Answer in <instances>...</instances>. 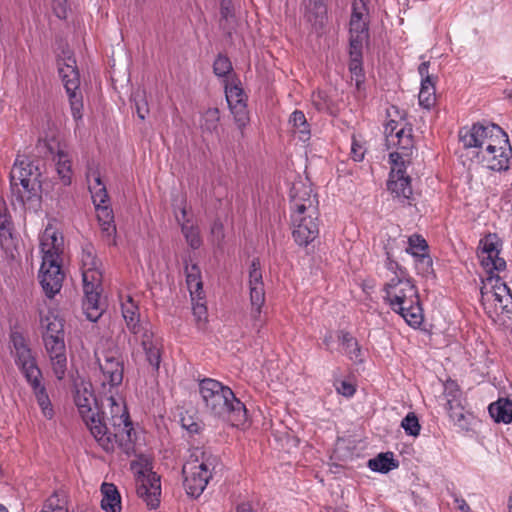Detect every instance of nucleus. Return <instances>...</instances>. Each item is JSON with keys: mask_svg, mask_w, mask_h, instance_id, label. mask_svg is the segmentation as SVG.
<instances>
[{"mask_svg": "<svg viewBox=\"0 0 512 512\" xmlns=\"http://www.w3.org/2000/svg\"><path fill=\"white\" fill-rule=\"evenodd\" d=\"M188 430L191 433H197L199 430V425L197 423H192L190 426H188Z\"/></svg>", "mask_w": 512, "mask_h": 512, "instance_id": "obj_60", "label": "nucleus"}, {"mask_svg": "<svg viewBox=\"0 0 512 512\" xmlns=\"http://www.w3.org/2000/svg\"><path fill=\"white\" fill-rule=\"evenodd\" d=\"M101 493V508L105 512H121V497L114 484L104 482L101 485Z\"/></svg>", "mask_w": 512, "mask_h": 512, "instance_id": "obj_28", "label": "nucleus"}, {"mask_svg": "<svg viewBox=\"0 0 512 512\" xmlns=\"http://www.w3.org/2000/svg\"><path fill=\"white\" fill-rule=\"evenodd\" d=\"M236 512H253L249 503H241L237 506Z\"/></svg>", "mask_w": 512, "mask_h": 512, "instance_id": "obj_59", "label": "nucleus"}, {"mask_svg": "<svg viewBox=\"0 0 512 512\" xmlns=\"http://www.w3.org/2000/svg\"><path fill=\"white\" fill-rule=\"evenodd\" d=\"M364 149L363 147L356 142L354 139L351 145V155L354 161H361L364 158Z\"/></svg>", "mask_w": 512, "mask_h": 512, "instance_id": "obj_55", "label": "nucleus"}, {"mask_svg": "<svg viewBox=\"0 0 512 512\" xmlns=\"http://www.w3.org/2000/svg\"><path fill=\"white\" fill-rule=\"evenodd\" d=\"M40 172L28 158L18 156L10 172V183L13 191L17 189V198L24 203L30 200L40 187Z\"/></svg>", "mask_w": 512, "mask_h": 512, "instance_id": "obj_11", "label": "nucleus"}, {"mask_svg": "<svg viewBox=\"0 0 512 512\" xmlns=\"http://www.w3.org/2000/svg\"><path fill=\"white\" fill-rule=\"evenodd\" d=\"M100 370L103 374V386L117 387L123 381L124 365L121 356L115 351H106L98 357Z\"/></svg>", "mask_w": 512, "mask_h": 512, "instance_id": "obj_18", "label": "nucleus"}, {"mask_svg": "<svg viewBox=\"0 0 512 512\" xmlns=\"http://www.w3.org/2000/svg\"><path fill=\"white\" fill-rule=\"evenodd\" d=\"M446 409L449 413L451 420L458 426L464 427L466 424V415L463 407L459 403L453 404V400L448 399Z\"/></svg>", "mask_w": 512, "mask_h": 512, "instance_id": "obj_44", "label": "nucleus"}, {"mask_svg": "<svg viewBox=\"0 0 512 512\" xmlns=\"http://www.w3.org/2000/svg\"><path fill=\"white\" fill-rule=\"evenodd\" d=\"M385 268L393 274L392 278H410L407 270L402 267L397 261L393 260L390 253L387 252V258L385 261Z\"/></svg>", "mask_w": 512, "mask_h": 512, "instance_id": "obj_48", "label": "nucleus"}, {"mask_svg": "<svg viewBox=\"0 0 512 512\" xmlns=\"http://www.w3.org/2000/svg\"><path fill=\"white\" fill-rule=\"evenodd\" d=\"M336 391L339 394H341L347 398H350L355 394L356 389L351 383H349L347 381H341L339 383V385L336 386Z\"/></svg>", "mask_w": 512, "mask_h": 512, "instance_id": "obj_53", "label": "nucleus"}, {"mask_svg": "<svg viewBox=\"0 0 512 512\" xmlns=\"http://www.w3.org/2000/svg\"><path fill=\"white\" fill-rule=\"evenodd\" d=\"M406 252L414 258L428 253V244L426 240L419 234H413L408 238V247Z\"/></svg>", "mask_w": 512, "mask_h": 512, "instance_id": "obj_41", "label": "nucleus"}, {"mask_svg": "<svg viewBox=\"0 0 512 512\" xmlns=\"http://www.w3.org/2000/svg\"><path fill=\"white\" fill-rule=\"evenodd\" d=\"M95 210L102 237L109 246L116 245V225L110 204L95 206Z\"/></svg>", "mask_w": 512, "mask_h": 512, "instance_id": "obj_25", "label": "nucleus"}, {"mask_svg": "<svg viewBox=\"0 0 512 512\" xmlns=\"http://www.w3.org/2000/svg\"><path fill=\"white\" fill-rule=\"evenodd\" d=\"M508 509H509V512H512V496L509 499Z\"/></svg>", "mask_w": 512, "mask_h": 512, "instance_id": "obj_61", "label": "nucleus"}, {"mask_svg": "<svg viewBox=\"0 0 512 512\" xmlns=\"http://www.w3.org/2000/svg\"><path fill=\"white\" fill-rule=\"evenodd\" d=\"M186 282L190 291L192 299L197 297L199 300L202 299L201 294L203 293V284L201 280L200 269L196 264L186 266Z\"/></svg>", "mask_w": 512, "mask_h": 512, "instance_id": "obj_33", "label": "nucleus"}, {"mask_svg": "<svg viewBox=\"0 0 512 512\" xmlns=\"http://www.w3.org/2000/svg\"><path fill=\"white\" fill-rule=\"evenodd\" d=\"M445 396L450 400H453V404L458 403L459 389L454 382L448 383L445 386Z\"/></svg>", "mask_w": 512, "mask_h": 512, "instance_id": "obj_54", "label": "nucleus"}, {"mask_svg": "<svg viewBox=\"0 0 512 512\" xmlns=\"http://www.w3.org/2000/svg\"><path fill=\"white\" fill-rule=\"evenodd\" d=\"M225 95L230 111L234 116L235 123L242 131L249 123L246 95L243 89L237 85H226Z\"/></svg>", "mask_w": 512, "mask_h": 512, "instance_id": "obj_19", "label": "nucleus"}, {"mask_svg": "<svg viewBox=\"0 0 512 512\" xmlns=\"http://www.w3.org/2000/svg\"><path fill=\"white\" fill-rule=\"evenodd\" d=\"M219 465V458L205 447H193L183 465V486L188 496L198 498Z\"/></svg>", "mask_w": 512, "mask_h": 512, "instance_id": "obj_7", "label": "nucleus"}, {"mask_svg": "<svg viewBox=\"0 0 512 512\" xmlns=\"http://www.w3.org/2000/svg\"><path fill=\"white\" fill-rule=\"evenodd\" d=\"M414 147L415 141L413 129L411 128L409 132L402 137V139H396V145L393 146V148H396L397 151L392 152L389 155L391 164L398 166V163L405 161V158H409L413 154Z\"/></svg>", "mask_w": 512, "mask_h": 512, "instance_id": "obj_26", "label": "nucleus"}, {"mask_svg": "<svg viewBox=\"0 0 512 512\" xmlns=\"http://www.w3.org/2000/svg\"><path fill=\"white\" fill-rule=\"evenodd\" d=\"M490 416L497 423H511L512 422V401L510 397L499 398L497 401L491 403L488 407Z\"/></svg>", "mask_w": 512, "mask_h": 512, "instance_id": "obj_29", "label": "nucleus"}, {"mask_svg": "<svg viewBox=\"0 0 512 512\" xmlns=\"http://www.w3.org/2000/svg\"><path fill=\"white\" fill-rule=\"evenodd\" d=\"M0 512H9V511L3 504H0Z\"/></svg>", "mask_w": 512, "mask_h": 512, "instance_id": "obj_62", "label": "nucleus"}, {"mask_svg": "<svg viewBox=\"0 0 512 512\" xmlns=\"http://www.w3.org/2000/svg\"><path fill=\"white\" fill-rule=\"evenodd\" d=\"M40 328L53 373L57 379L62 380L67 369L63 320L54 311L41 312Z\"/></svg>", "mask_w": 512, "mask_h": 512, "instance_id": "obj_8", "label": "nucleus"}, {"mask_svg": "<svg viewBox=\"0 0 512 512\" xmlns=\"http://www.w3.org/2000/svg\"><path fill=\"white\" fill-rule=\"evenodd\" d=\"M80 261L84 291L83 310L88 320L96 322L104 310L100 302L103 278L102 262L91 244L82 248Z\"/></svg>", "mask_w": 512, "mask_h": 512, "instance_id": "obj_5", "label": "nucleus"}, {"mask_svg": "<svg viewBox=\"0 0 512 512\" xmlns=\"http://www.w3.org/2000/svg\"><path fill=\"white\" fill-rule=\"evenodd\" d=\"M481 300L491 318L512 321V294L497 274L488 275L483 281Z\"/></svg>", "mask_w": 512, "mask_h": 512, "instance_id": "obj_10", "label": "nucleus"}, {"mask_svg": "<svg viewBox=\"0 0 512 512\" xmlns=\"http://www.w3.org/2000/svg\"><path fill=\"white\" fill-rule=\"evenodd\" d=\"M40 512H68L65 492H54L44 503Z\"/></svg>", "mask_w": 512, "mask_h": 512, "instance_id": "obj_38", "label": "nucleus"}, {"mask_svg": "<svg viewBox=\"0 0 512 512\" xmlns=\"http://www.w3.org/2000/svg\"><path fill=\"white\" fill-rule=\"evenodd\" d=\"M303 6L306 17L309 21H312L313 18L317 21L318 18H320V22H322L323 16L326 12L323 0H303Z\"/></svg>", "mask_w": 512, "mask_h": 512, "instance_id": "obj_40", "label": "nucleus"}, {"mask_svg": "<svg viewBox=\"0 0 512 512\" xmlns=\"http://www.w3.org/2000/svg\"><path fill=\"white\" fill-rule=\"evenodd\" d=\"M62 246L63 238L58 236L57 232L53 229H45L40 238L42 262H47V260H61Z\"/></svg>", "mask_w": 512, "mask_h": 512, "instance_id": "obj_24", "label": "nucleus"}, {"mask_svg": "<svg viewBox=\"0 0 512 512\" xmlns=\"http://www.w3.org/2000/svg\"><path fill=\"white\" fill-rule=\"evenodd\" d=\"M493 155H495V156L497 157L498 155H500V151H497V150H496V151L493 153Z\"/></svg>", "mask_w": 512, "mask_h": 512, "instance_id": "obj_64", "label": "nucleus"}, {"mask_svg": "<svg viewBox=\"0 0 512 512\" xmlns=\"http://www.w3.org/2000/svg\"><path fill=\"white\" fill-rule=\"evenodd\" d=\"M401 427L404 429L406 434L410 436H418L420 433V424L415 413H408L401 421Z\"/></svg>", "mask_w": 512, "mask_h": 512, "instance_id": "obj_45", "label": "nucleus"}, {"mask_svg": "<svg viewBox=\"0 0 512 512\" xmlns=\"http://www.w3.org/2000/svg\"><path fill=\"white\" fill-rule=\"evenodd\" d=\"M411 128L412 125L406 121L404 115H401L399 120L390 119L385 125L387 147L393 148L396 145V139H402Z\"/></svg>", "mask_w": 512, "mask_h": 512, "instance_id": "obj_27", "label": "nucleus"}, {"mask_svg": "<svg viewBox=\"0 0 512 512\" xmlns=\"http://www.w3.org/2000/svg\"><path fill=\"white\" fill-rule=\"evenodd\" d=\"M131 470L135 475L136 492L146 505L155 509L160 504L161 482L160 477L152 471L147 461H134Z\"/></svg>", "mask_w": 512, "mask_h": 512, "instance_id": "obj_12", "label": "nucleus"}, {"mask_svg": "<svg viewBox=\"0 0 512 512\" xmlns=\"http://www.w3.org/2000/svg\"><path fill=\"white\" fill-rule=\"evenodd\" d=\"M54 11L59 18L66 16V0H53Z\"/></svg>", "mask_w": 512, "mask_h": 512, "instance_id": "obj_57", "label": "nucleus"}, {"mask_svg": "<svg viewBox=\"0 0 512 512\" xmlns=\"http://www.w3.org/2000/svg\"><path fill=\"white\" fill-rule=\"evenodd\" d=\"M362 48L363 47H352L350 46V63L349 71L352 75V80L355 81V85L360 90L361 85L364 82V73L362 68Z\"/></svg>", "mask_w": 512, "mask_h": 512, "instance_id": "obj_31", "label": "nucleus"}, {"mask_svg": "<svg viewBox=\"0 0 512 512\" xmlns=\"http://www.w3.org/2000/svg\"><path fill=\"white\" fill-rule=\"evenodd\" d=\"M429 65V61H424L418 67L421 76L418 99L419 104L426 109H430L436 101L435 78L429 73Z\"/></svg>", "mask_w": 512, "mask_h": 512, "instance_id": "obj_23", "label": "nucleus"}, {"mask_svg": "<svg viewBox=\"0 0 512 512\" xmlns=\"http://www.w3.org/2000/svg\"><path fill=\"white\" fill-rule=\"evenodd\" d=\"M384 301L411 327H419L424 320L418 288L411 278H390L384 285Z\"/></svg>", "mask_w": 512, "mask_h": 512, "instance_id": "obj_4", "label": "nucleus"}, {"mask_svg": "<svg viewBox=\"0 0 512 512\" xmlns=\"http://www.w3.org/2000/svg\"><path fill=\"white\" fill-rule=\"evenodd\" d=\"M415 259V267L419 274L427 275L432 272V259L429 254L420 255Z\"/></svg>", "mask_w": 512, "mask_h": 512, "instance_id": "obj_49", "label": "nucleus"}, {"mask_svg": "<svg viewBox=\"0 0 512 512\" xmlns=\"http://www.w3.org/2000/svg\"><path fill=\"white\" fill-rule=\"evenodd\" d=\"M368 8L366 0H354L350 19V46L363 47L368 39Z\"/></svg>", "mask_w": 512, "mask_h": 512, "instance_id": "obj_16", "label": "nucleus"}, {"mask_svg": "<svg viewBox=\"0 0 512 512\" xmlns=\"http://www.w3.org/2000/svg\"><path fill=\"white\" fill-rule=\"evenodd\" d=\"M248 288L250 298V317L253 321V327L259 332L266 323L264 318L266 313L263 311L266 298L261 265L258 258L253 259L250 264Z\"/></svg>", "mask_w": 512, "mask_h": 512, "instance_id": "obj_13", "label": "nucleus"}, {"mask_svg": "<svg viewBox=\"0 0 512 512\" xmlns=\"http://www.w3.org/2000/svg\"><path fill=\"white\" fill-rule=\"evenodd\" d=\"M121 310L134 341L141 344L146 360L155 370H158L161 362L160 342L155 338L150 323L140 321L139 308L129 295L121 301Z\"/></svg>", "mask_w": 512, "mask_h": 512, "instance_id": "obj_9", "label": "nucleus"}, {"mask_svg": "<svg viewBox=\"0 0 512 512\" xmlns=\"http://www.w3.org/2000/svg\"><path fill=\"white\" fill-rule=\"evenodd\" d=\"M387 185L388 189L397 197H402L406 200L410 198L412 195V188L410 178L406 176L405 161L398 163V166L392 164Z\"/></svg>", "mask_w": 512, "mask_h": 512, "instance_id": "obj_22", "label": "nucleus"}, {"mask_svg": "<svg viewBox=\"0 0 512 512\" xmlns=\"http://www.w3.org/2000/svg\"><path fill=\"white\" fill-rule=\"evenodd\" d=\"M452 497L454 499V503L461 512H471L470 506L467 504L465 499L456 493H452Z\"/></svg>", "mask_w": 512, "mask_h": 512, "instance_id": "obj_56", "label": "nucleus"}, {"mask_svg": "<svg viewBox=\"0 0 512 512\" xmlns=\"http://www.w3.org/2000/svg\"><path fill=\"white\" fill-rule=\"evenodd\" d=\"M11 343L15 363L23 373L27 382L35 381L36 378H42L36 359L23 335L18 332H13L11 334Z\"/></svg>", "mask_w": 512, "mask_h": 512, "instance_id": "obj_15", "label": "nucleus"}, {"mask_svg": "<svg viewBox=\"0 0 512 512\" xmlns=\"http://www.w3.org/2000/svg\"><path fill=\"white\" fill-rule=\"evenodd\" d=\"M220 122V111L218 108H208L203 112L200 119L202 132L212 134L218 130Z\"/></svg>", "mask_w": 512, "mask_h": 512, "instance_id": "obj_37", "label": "nucleus"}, {"mask_svg": "<svg viewBox=\"0 0 512 512\" xmlns=\"http://www.w3.org/2000/svg\"><path fill=\"white\" fill-rule=\"evenodd\" d=\"M192 310L199 325L204 324L207 321V308L204 303L199 301L194 303Z\"/></svg>", "mask_w": 512, "mask_h": 512, "instance_id": "obj_51", "label": "nucleus"}, {"mask_svg": "<svg viewBox=\"0 0 512 512\" xmlns=\"http://www.w3.org/2000/svg\"><path fill=\"white\" fill-rule=\"evenodd\" d=\"M214 74L218 77H225L232 71L230 59L223 54H219L213 63Z\"/></svg>", "mask_w": 512, "mask_h": 512, "instance_id": "obj_46", "label": "nucleus"}, {"mask_svg": "<svg viewBox=\"0 0 512 512\" xmlns=\"http://www.w3.org/2000/svg\"><path fill=\"white\" fill-rule=\"evenodd\" d=\"M63 279L64 273L61 269V260H47V262L41 263L39 281L47 297L52 298L59 293Z\"/></svg>", "mask_w": 512, "mask_h": 512, "instance_id": "obj_17", "label": "nucleus"}, {"mask_svg": "<svg viewBox=\"0 0 512 512\" xmlns=\"http://www.w3.org/2000/svg\"><path fill=\"white\" fill-rule=\"evenodd\" d=\"M499 254L500 252H487L484 255L478 256L481 265L488 275L505 270L506 262L503 258L499 257Z\"/></svg>", "mask_w": 512, "mask_h": 512, "instance_id": "obj_36", "label": "nucleus"}, {"mask_svg": "<svg viewBox=\"0 0 512 512\" xmlns=\"http://www.w3.org/2000/svg\"><path fill=\"white\" fill-rule=\"evenodd\" d=\"M74 401L91 435L106 452L117 448L126 455L134 452V428L129 413L121 400L113 394L101 401L99 411L97 400L88 383L75 386Z\"/></svg>", "mask_w": 512, "mask_h": 512, "instance_id": "obj_1", "label": "nucleus"}, {"mask_svg": "<svg viewBox=\"0 0 512 512\" xmlns=\"http://www.w3.org/2000/svg\"><path fill=\"white\" fill-rule=\"evenodd\" d=\"M313 106L321 112L331 111V100L324 91L314 92L311 96Z\"/></svg>", "mask_w": 512, "mask_h": 512, "instance_id": "obj_47", "label": "nucleus"}, {"mask_svg": "<svg viewBox=\"0 0 512 512\" xmlns=\"http://www.w3.org/2000/svg\"><path fill=\"white\" fill-rule=\"evenodd\" d=\"M340 343L345 355L354 362H362V352L357 340L348 332L341 331L339 336Z\"/></svg>", "mask_w": 512, "mask_h": 512, "instance_id": "obj_35", "label": "nucleus"}, {"mask_svg": "<svg viewBox=\"0 0 512 512\" xmlns=\"http://www.w3.org/2000/svg\"><path fill=\"white\" fill-rule=\"evenodd\" d=\"M199 393L205 409L216 417L234 416L236 421L246 419V407L236 398L230 387L221 382L205 378L199 382Z\"/></svg>", "mask_w": 512, "mask_h": 512, "instance_id": "obj_6", "label": "nucleus"}, {"mask_svg": "<svg viewBox=\"0 0 512 512\" xmlns=\"http://www.w3.org/2000/svg\"><path fill=\"white\" fill-rule=\"evenodd\" d=\"M221 21L229 22L234 17L231 0H222L220 4Z\"/></svg>", "mask_w": 512, "mask_h": 512, "instance_id": "obj_52", "label": "nucleus"}, {"mask_svg": "<svg viewBox=\"0 0 512 512\" xmlns=\"http://www.w3.org/2000/svg\"><path fill=\"white\" fill-rule=\"evenodd\" d=\"M181 215H182V220H185V217H186V210H185V208L181 209Z\"/></svg>", "mask_w": 512, "mask_h": 512, "instance_id": "obj_63", "label": "nucleus"}, {"mask_svg": "<svg viewBox=\"0 0 512 512\" xmlns=\"http://www.w3.org/2000/svg\"><path fill=\"white\" fill-rule=\"evenodd\" d=\"M58 66L59 75L69 98L72 116L79 121L83 117V96L76 61L72 57H67L63 62H59Z\"/></svg>", "mask_w": 512, "mask_h": 512, "instance_id": "obj_14", "label": "nucleus"}, {"mask_svg": "<svg viewBox=\"0 0 512 512\" xmlns=\"http://www.w3.org/2000/svg\"><path fill=\"white\" fill-rule=\"evenodd\" d=\"M134 102L138 117L141 120H144L149 112L148 103L144 95H140L139 93H137L134 98Z\"/></svg>", "mask_w": 512, "mask_h": 512, "instance_id": "obj_50", "label": "nucleus"}, {"mask_svg": "<svg viewBox=\"0 0 512 512\" xmlns=\"http://www.w3.org/2000/svg\"><path fill=\"white\" fill-rule=\"evenodd\" d=\"M211 233L218 240V242H221L224 238L222 223L219 221H215L212 225Z\"/></svg>", "mask_w": 512, "mask_h": 512, "instance_id": "obj_58", "label": "nucleus"}, {"mask_svg": "<svg viewBox=\"0 0 512 512\" xmlns=\"http://www.w3.org/2000/svg\"><path fill=\"white\" fill-rule=\"evenodd\" d=\"M459 139L466 149H477V157L493 171L509 168L512 148L508 135L498 125L476 123L459 131Z\"/></svg>", "mask_w": 512, "mask_h": 512, "instance_id": "obj_2", "label": "nucleus"}, {"mask_svg": "<svg viewBox=\"0 0 512 512\" xmlns=\"http://www.w3.org/2000/svg\"><path fill=\"white\" fill-rule=\"evenodd\" d=\"M11 238V221L5 201L0 198V242Z\"/></svg>", "mask_w": 512, "mask_h": 512, "instance_id": "obj_43", "label": "nucleus"}, {"mask_svg": "<svg viewBox=\"0 0 512 512\" xmlns=\"http://www.w3.org/2000/svg\"><path fill=\"white\" fill-rule=\"evenodd\" d=\"M399 463L394 459L392 452L380 453L376 457L368 460V467L374 472L388 473L398 468Z\"/></svg>", "mask_w": 512, "mask_h": 512, "instance_id": "obj_32", "label": "nucleus"}, {"mask_svg": "<svg viewBox=\"0 0 512 512\" xmlns=\"http://www.w3.org/2000/svg\"><path fill=\"white\" fill-rule=\"evenodd\" d=\"M182 233L192 249H198L202 245V239L197 226L190 224L189 220H185L181 223Z\"/></svg>", "mask_w": 512, "mask_h": 512, "instance_id": "obj_39", "label": "nucleus"}, {"mask_svg": "<svg viewBox=\"0 0 512 512\" xmlns=\"http://www.w3.org/2000/svg\"><path fill=\"white\" fill-rule=\"evenodd\" d=\"M289 123L292 125L293 132L300 141L306 142L310 139V127L302 111L295 110L289 118Z\"/></svg>", "mask_w": 512, "mask_h": 512, "instance_id": "obj_34", "label": "nucleus"}, {"mask_svg": "<svg viewBox=\"0 0 512 512\" xmlns=\"http://www.w3.org/2000/svg\"><path fill=\"white\" fill-rule=\"evenodd\" d=\"M502 243L496 234H488L479 242L477 255L481 256L487 252H500Z\"/></svg>", "mask_w": 512, "mask_h": 512, "instance_id": "obj_42", "label": "nucleus"}, {"mask_svg": "<svg viewBox=\"0 0 512 512\" xmlns=\"http://www.w3.org/2000/svg\"><path fill=\"white\" fill-rule=\"evenodd\" d=\"M293 238L300 246H307L319 234L318 200L308 185L295 184L291 190Z\"/></svg>", "mask_w": 512, "mask_h": 512, "instance_id": "obj_3", "label": "nucleus"}, {"mask_svg": "<svg viewBox=\"0 0 512 512\" xmlns=\"http://www.w3.org/2000/svg\"><path fill=\"white\" fill-rule=\"evenodd\" d=\"M48 150L61 183L64 186H69L72 183L73 169L72 158L67 145L62 143H57L55 146L49 145Z\"/></svg>", "mask_w": 512, "mask_h": 512, "instance_id": "obj_20", "label": "nucleus"}, {"mask_svg": "<svg viewBox=\"0 0 512 512\" xmlns=\"http://www.w3.org/2000/svg\"><path fill=\"white\" fill-rule=\"evenodd\" d=\"M86 179L94 206L110 203L106 186L102 181L99 168L96 164H88Z\"/></svg>", "mask_w": 512, "mask_h": 512, "instance_id": "obj_21", "label": "nucleus"}, {"mask_svg": "<svg viewBox=\"0 0 512 512\" xmlns=\"http://www.w3.org/2000/svg\"><path fill=\"white\" fill-rule=\"evenodd\" d=\"M33 389L37 403L41 408L42 414L47 419H52L54 416V410L50 401V398L46 392L45 386L42 384L41 378H36L35 381L28 382Z\"/></svg>", "mask_w": 512, "mask_h": 512, "instance_id": "obj_30", "label": "nucleus"}]
</instances>
